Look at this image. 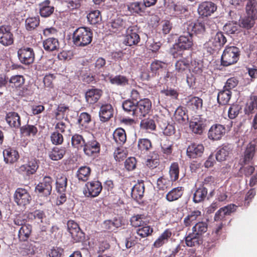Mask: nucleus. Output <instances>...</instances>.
Returning a JSON list of instances; mask_svg holds the SVG:
<instances>
[{
  "label": "nucleus",
  "instance_id": "nucleus-38",
  "mask_svg": "<svg viewBox=\"0 0 257 257\" xmlns=\"http://www.w3.org/2000/svg\"><path fill=\"white\" fill-rule=\"evenodd\" d=\"M66 153V149L64 147H54L49 152V156L51 159L57 161L61 159Z\"/></svg>",
  "mask_w": 257,
  "mask_h": 257
},
{
  "label": "nucleus",
  "instance_id": "nucleus-27",
  "mask_svg": "<svg viewBox=\"0 0 257 257\" xmlns=\"http://www.w3.org/2000/svg\"><path fill=\"white\" fill-rule=\"evenodd\" d=\"M6 120L9 125L14 128H19L21 126L20 117L16 112H9L7 114Z\"/></svg>",
  "mask_w": 257,
  "mask_h": 257
},
{
  "label": "nucleus",
  "instance_id": "nucleus-19",
  "mask_svg": "<svg viewBox=\"0 0 257 257\" xmlns=\"http://www.w3.org/2000/svg\"><path fill=\"white\" fill-rule=\"evenodd\" d=\"M54 7L49 0H45L39 4L40 14L42 17L46 18L54 12Z\"/></svg>",
  "mask_w": 257,
  "mask_h": 257
},
{
  "label": "nucleus",
  "instance_id": "nucleus-61",
  "mask_svg": "<svg viewBox=\"0 0 257 257\" xmlns=\"http://www.w3.org/2000/svg\"><path fill=\"white\" fill-rule=\"evenodd\" d=\"M255 19H253L251 18L246 17L240 20L239 22V26L240 27H242L247 29H249L253 27L254 24V20Z\"/></svg>",
  "mask_w": 257,
  "mask_h": 257
},
{
  "label": "nucleus",
  "instance_id": "nucleus-15",
  "mask_svg": "<svg viewBox=\"0 0 257 257\" xmlns=\"http://www.w3.org/2000/svg\"><path fill=\"white\" fill-rule=\"evenodd\" d=\"M225 133L224 126L220 124H215L210 128L208 136L210 139L219 140Z\"/></svg>",
  "mask_w": 257,
  "mask_h": 257
},
{
  "label": "nucleus",
  "instance_id": "nucleus-6",
  "mask_svg": "<svg viewBox=\"0 0 257 257\" xmlns=\"http://www.w3.org/2000/svg\"><path fill=\"white\" fill-rule=\"evenodd\" d=\"M184 30L190 35L202 34L205 31V25L199 21H188L184 23Z\"/></svg>",
  "mask_w": 257,
  "mask_h": 257
},
{
  "label": "nucleus",
  "instance_id": "nucleus-17",
  "mask_svg": "<svg viewBox=\"0 0 257 257\" xmlns=\"http://www.w3.org/2000/svg\"><path fill=\"white\" fill-rule=\"evenodd\" d=\"M204 150V148L202 144L193 143L188 147L187 155L190 158L199 157L203 154Z\"/></svg>",
  "mask_w": 257,
  "mask_h": 257
},
{
  "label": "nucleus",
  "instance_id": "nucleus-13",
  "mask_svg": "<svg viewBox=\"0 0 257 257\" xmlns=\"http://www.w3.org/2000/svg\"><path fill=\"white\" fill-rule=\"evenodd\" d=\"M67 229L72 238L76 242L80 241L83 238L84 235L78 224L73 220H69L67 222Z\"/></svg>",
  "mask_w": 257,
  "mask_h": 257
},
{
  "label": "nucleus",
  "instance_id": "nucleus-43",
  "mask_svg": "<svg viewBox=\"0 0 257 257\" xmlns=\"http://www.w3.org/2000/svg\"><path fill=\"white\" fill-rule=\"evenodd\" d=\"M113 137L115 142L119 145L124 144L126 139L125 131L121 128H117L114 131Z\"/></svg>",
  "mask_w": 257,
  "mask_h": 257
},
{
  "label": "nucleus",
  "instance_id": "nucleus-24",
  "mask_svg": "<svg viewBox=\"0 0 257 257\" xmlns=\"http://www.w3.org/2000/svg\"><path fill=\"white\" fill-rule=\"evenodd\" d=\"M99 115L100 120L105 122L109 119L113 115V109L110 104L102 105L100 108Z\"/></svg>",
  "mask_w": 257,
  "mask_h": 257
},
{
  "label": "nucleus",
  "instance_id": "nucleus-52",
  "mask_svg": "<svg viewBox=\"0 0 257 257\" xmlns=\"http://www.w3.org/2000/svg\"><path fill=\"white\" fill-rule=\"evenodd\" d=\"M175 119L179 123H183L188 119L185 109L182 107H178L174 113Z\"/></svg>",
  "mask_w": 257,
  "mask_h": 257
},
{
  "label": "nucleus",
  "instance_id": "nucleus-36",
  "mask_svg": "<svg viewBox=\"0 0 257 257\" xmlns=\"http://www.w3.org/2000/svg\"><path fill=\"white\" fill-rule=\"evenodd\" d=\"M183 193V189L182 187L174 188L167 194L166 198L170 202L175 201L181 197Z\"/></svg>",
  "mask_w": 257,
  "mask_h": 257
},
{
  "label": "nucleus",
  "instance_id": "nucleus-26",
  "mask_svg": "<svg viewBox=\"0 0 257 257\" xmlns=\"http://www.w3.org/2000/svg\"><path fill=\"white\" fill-rule=\"evenodd\" d=\"M99 150V144L96 141L86 143L83 148L84 153L88 156L98 153Z\"/></svg>",
  "mask_w": 257,
  "mask_h": 257
},
{
  "label": "nucleus",
  "instance_id": "nucleus-58",
  "mask_svg": "<svg viewBox=\"0 0 257 257\" xmlns=\"http://www.w3.org/2000/svg\"><path fill=\"white\" fill-rule=\"evenodd\" d=\"M138 147L142 152H146L152 147L151 141L147 139H141L138 141Z\"/></svg>",
  "mask_w": 257,
  "mask_h": 257
},
{
  "label": "nucleus",
  "instance_id": "nucleus-4",
  "mask_svg": "<svg viewBox=\"0 0 257 257\" xmlns=\"http://www.w3.org/2000/svg\"><path fill=\"white\" fill-rule=\"evenodd\" d=\"M102 188V185L100 182L91 181L85 184L83 192L85 197H95L100 194Z\"/></svg>",
  "mask_w": 257,
  "mask_h": 257
},
{
  "label": "nucleus",
  "instance_id": "nucleus-14",
  "mask_svg": "<svg viewBox=\"0 0 257 257\" xmlns=\"http://www.w3.org/2000/svg\"><path fill=\"white\" fill-rule=\"evenodd\" d=\"M205 121L206 120L201 116L197 115L194 116L190 121V128L194 133L201 134L204 129Z\"/></svg>",
  "mask_w": 257,
  "mask_h": 257
},
{
  "label": "nucleus",
  "instance_id": "nucleus-63",
  "mask_svg": "<svg viewBox=\"0 0 257 257\" xmlns=\"http://www.w3.org/2000/svg\"><path fill=\"white\" fill-rule=\"evenodd\" d=\"M123 22L120 18H117L113 20H112L108 24V27L110 30L112 32H115V30L122 27L123 25Z\"/></svg>",
  "mask_w": 257,
  "mask_h": 257
},
{
  "label": "nucleus",
  "instance_id": "nucleus-34",
  "mask_svg": "<svg viewBox=\"0 0 257 257\" xmlns=\"http://www.w3.org/2000/svg\"><path fill=\"white\" fill-rule=\"evenodd\" d=\"M32 232V226L29 224L23 225L19 230L18 237L20 240L25 241L30 237Z\"/></svg>",
  "mask_w": 257,
  "mask_h": 257
},
{
  "label": "nucleus",
  "instance_id": "nucleus-55",
  "mask_svg": "<svg viewBox=\"0 0 257 257\" xmlns=\"http://www.w3.org/2000/svg\"><path fill=\"white\" fill-rule=\"evenodd\" d=\"M39 25L38 17H30L25 21L26 28L28 31L34 30Z\"/></svg>",
  "mask_w": 257,
  "mask_h": 257
},
{
  "label": "nucleus",
  "instance_id": "nucleus-50",
  "mask_svg": "<svg viewBox=\"0 0 257 257\" xmlns=\"http://www.w3.org/2000/svg\"><path fill=\"white\" fill-rule=\"evenodd\" d=\"M122 107L124 111L128 112L131 115L136 116V110H137V103L130 100H127L122 103Z\"/></svg>",
  "mask_w": 257,
  "mask_h": 257
},
{
  "label": "nucleus",
  "instance_id": "nucleus-62",
  "mask_svg": "<svg viewBox=\"0 0 257 257\" xmlns=\"http://www.w3.org/2000/svg\"><path fill=\"white\" fill-rule=\"evenodd\" d=\"M169 173L172 181H175L178 179L179 176V166L177 163H174L171 165Z\"/></svg>",
  "mask_w": 257,
  "mask_h": 257
},
{
  "label": "nucleus",
  "instance_id": "nucleus-22",
  "mask_svg": "<svg viewBox=\"0 0 257 257\" xmlns=\"http://www.w3.org/2000/svg\"><path fill=\"white\" fill-rule=\"evenodd\" d=\"M232 149L230 146H224L220 148L216 152L215 158L217 161L222 162L231 157Z\"/></svg>",
  "mask_w": 257,
  "mask_h": 257
},
{
  "label": "nucleus",
  "instance_id": "nucleus-8",
  "mask_svg": "<svg viewBox=\"0 0 257 257\" xmlns=\"http://www.w3.org/2000/svg\"><path fill=\"white\" fill-rule=\"evenodd\" d=\"M18 55L20 62L23 64L29 65L34 62L35 54L32 48H22L18 51Z\"/></svg>",
  "mask_w": 257,
  "mask_h": 257
},
{
  "label": "nucleus",
  "instance_id": "nucleus-33",
  "mask_svg": "<svg viewBox=\"0 0 257 257\" xmlns=\"http://www.w3.org/2000/svg\"><path fill=\"white\" fill-rule=\"evenodd\" d=\"M186 105L193 109H198L202 106V100L195 96H190L185 99Z\"/></svg>",
  "mask_w": 257,
  "mask_h": 257
},
{
  "label": "nucleus",
  "instance_id": "nucleus-12",
  "mask_svg": "<svg viewBox=\"0 0 257 257\" xmlns=\"http://www.w3.org/2000/svg\"><path fill=\"white\" fill-rule=\"evenodd\" d=\"M152 107L150 100L147 98L140 100L137 103V110H136V117L141 118L149 113Z\"/></svg>",
  "mask_w": 257,
  "mask_h": 257
},
{
  "label": "nucleus",
  "instance_id": "nucleus-47",
  "mask_svg": "<svg viewBox=\"0 0 257 257\" xmlns=\"http://www.w3.org/2000/svg\"><path fill=\"white\" fill-rule=\"evenodd\" d=\"M231 91L230 90H225L220 91L217 96V100L219 104L225 105L229 102L231 97Z\"/></svg>",
  "mask_w": 257,
  "mask_h": 257
},
{
  "label": "nucleus",
  "instance_id": "nucleus-23",
  "mask_svg": "<svg viewBox=\"0 0 257 257\" xmlns=\"http://www.w3.org/2000/svg\"><path fill=\"white\" fill-rule=\"evenodd\" d=\"M102 76L106 81H109L112 84L124 86L128 83L127 79L124 76L117 75L112 77L109 74H108L107 75L102 74Z\"/></svg>",
  "mask_w": 257,
  "mask_h": 257
},
{
  "label": "nucleus",
  "instance_id": "nucleus-56",
  "mask_svg": "<svg viewBox=\"0 0 257 257\" xmlns=\"http://www.w3.org/2000/svg\"><path fill=\"white\" fill-rule=\"evenodd\" d=\"M257 107V96H251L246 103L245 111L246 113L249 114Z\"/></svg>",
  "mask_w": 257,
  "mask_h": 257
},
{
  "label": "nucleus",
  "instance_id": "nucleus-7",
  "mask_svg": "<svg viewBox=\"0 0 257 257\" xmlns=\"http://www.w3.org/2000/svg\"><path fill=\"white\" fill-rule=\"evenodd\" d=\"M14 197L15 202L20 206L29 204L31 200V196L28 191L22 188L16 189Z\"/></svg>",
  "mask_w": 257,
  "mask_h": 257
},
{
  "label": "nucleus",
  "instance_id": "nucleus-60",
  "mask_svg": "<svg viewBox=\"0 0 257 257\" xmlns=\"http://www.w3.org/2000/svg\"><path fill=\"white\" fill-rule=\"evenodd\" d=\"M224 29L229 34H234L238 31L240 26L236 22H230L224 26Z\"/></svg>",
  "mask_w": 257,
  "mask_h": 257
},
{
  "label": "nucleus",
  "instance_id": "nucleus-64",
  "mask_svg": "<svg viewBox=\"0 0 257 257\" xmlns=\"http://www.w3.org/2000/svg\"><path fill=\"white\" fill-rule=\"evenodd\" d=\"M170 184L171 183L168 180L162 177L159 178L157 181V188L160 190H164L169 187Z\"/></svg>",
  "mask_w": 257,
  "mask_h": 257
},
{
  "label": "nucleus",
  "instance_id": "nucleus-32",
  "mask_svg": "<svg viewBox=\"0 0 257 257\" xmlns=\"http://www.w3.org/2000/svg\"><path fill=\"white\" fill-rule=\"evenodd\" d=\"M145 186L143 183H138L132 189V197L135 200L141 199L144 196Z\"/></svg>",
  "mask_w": 257,
  "mask_h": 257
},
{
  "label": "nucleus",
  "instance_id": "nucleus-49",
  "mask_svg": "<svg viewBox=\"0 0 257 257\" xmlns=\"http://www.w3.org/2000/svg\"><path fill=\"white\" fill-rule=\"evenodd\" d=\"M170 9L172 14L176 17H182L181 15L187 12L186 7L180 4H173Z\"/></svg>",
  "mask_w": 257,
  "mask_h": 257
},
{
  "label": "nucleus",
  "instance_id": "nucleus-35",
  "mask_svg": "<svg viewBox=\"0 0 257 257\" xmlns=\"http://www.w3.org/2000/svg\"><path fill=\"white\" fill-rule=\"evenodd\" d=\"M172 232L169 229L165 230L154 243V246L159 248L166 243L171 236Z\"/></svg>",
  "mask_w": 257,
  "mask_h": 257
},
{
  "label": "nucleus",
  "instance_id": "nucleus-25",
  "mask_svg": "<svg viewBox=\"0 0 257 257\" xmlns=\"http://www.w3.org/2000/svg\"><path fill=\"white\" fill-rule=\"evenodd\" d=\"M3 156L4 161L7 164H13L16 162L19 158L18 152L11 148H8L4 150Z\"/></svg>",
  "mask_w": 257,
  "mask_h": 257
},
{
  "label": "nucleus",
  "instance_id": "nucleus-48",
  "mask_svg": "<svg viewBox=\"0 0 257 257\" xmlns=\"http://www.w3.org/2000/svg\"><path fill=\"white\" fill-rule=\"evenodd\" d=\"M85 144V141L82 136L75 134L72 137L71 144L73 147L77 149L84 148Z\"/></svg>",
  "mask_w": 257,
  "mask_h": 257
},
{
  "label": "nucleus",
  "instance_id": "nucleus-16",
  "mask_svg": "<svg viewBox=\"0 0 257 257\" xmlns=\"http://www.w3.org/2000/svg\"><path fill=\"white\" fill-rule=\"evenodd\" d=\"M216 5L211 2H204L199 5L198 11L200 15L204 17L210 16L216 10Z\"/></svg>",
  "mask_w": 257,
  "mask_h": 257
},
{
  "label": "nucleus",
  "instance_id": "nucleus-30",
  "mask_svg": "<svg viewBox=\"0 0 257 257\" xmlns=\"http://www.w3.org/2000/svg\"><path fill=\"white\" fill-rule=\"evenodd\" d=\"M190 61L187 58H182L178 60L175 65V71L179 75L182 76L184 72L189 68Z\"/></svg>",
  "mask_w": 257,
  "mask_h": 257
},
{
  "label": "nucleus",
  "instance_id": "nucleus-28",
  "mask_svg": "<svg viewBox=\"0 0 257 257\" xmlns=\"http://www.w3.org/2000/svg\"><path fill=\"white\" fill-rule=\"evenodd\" d=\"M245 12L250 18L257 19V1L256 0H247L245 5Z\"/></svg>",
  "mask_w": 257,
  "mask_h": 257
},
{
  "label": "nucleus",
  "instance_id": "nucleus-5",
  "mask_svg": "<svg viewBox=\"0 0 257 257\" xmlns=\"http://www.w3.org/2000/svg\"><path fill=\"white\" fill-rule=\"evenodd\" d=\"M52 179L50 177H45L43 181L35 187V191L39 196H49L52 191Z\"/></svg>",
  "mask_w": 257,
  "mask_h": 257
},
{
  "label": "nucleus",
  "instance_id": "nucleus-11",
  "mask_svg": "<svg viewBox=\"0 0 257 257\" xmlns=\"http://www.w3.org/2000/svg\"><path fill=\"white\" fill-rule=\"evenodd\" d=\"M193 45V41L192 40L191 36L188 34L187 36H181L178 40L177 43L174 46V50H172L174 57H175V53L176 50L180 51L188 50Z\"/></svg>",
  "mask_w": 257,
  "mask_h": 257
},
{
  "label": "nucleus",
  "instance_id": "nucleus-45",
  "mask_svg": "<svg viewBox=\"0 0 257 257\" xmlns=\"http://www.w3.org/2000/svg\"><path fill=\"white\" fill-rule=\"evenodd\" d=\"M159 164V156L156 152L150 153L146 161V165L150 168H155Z\"/></svg>",
  "mask_w": 257,
  "mask_h": 257
},
{
  "label": "nucleus",
  "instance_id": "nucleus-18",
  "mask_svg": "<svg viewBox=\"0 0 257 257\" xmlns=\"http://www.w3.org/2000/svg\"><path fill=\"white\" fill-rule=\"evenodd\" d=\"M140 40V36L136 30H133L131 28L127 29L124 40L126 45L130 46L136 45L139 43Z\"/></svg>",
  "mask_w": 257,
  "mask_h": 257
},
{
  "label": "nucleus",
  "instance_id": "nucleus-37",
  "mask_svg": "<svg viewBox=\"0 0 257 257\" xmlns=\"http://www.w3.org/2000/svg\"><path fill=\"white\" fill-rule=\"evenodd\" d=\"M128 11L132 14H137L140 15L144 13L146 8L141 2H135L127 6Z\"/></svg>",
  "mask_w": 257,
  "mask_h": 257
},
{
  "label": "nucleus",
  "instance_id": "nucleus-57",
  "mask_svg": "<svg viewBox=\"0 0 257 257\" xmlns=\"http://www.w3.org/2000/svg\"><path fill=\"white\" fill-rule=\"evenodd\" d=\"M140 125L142 128L146 130L154 131L156 128L155 121L150 118L142 120Z\"/></svg>",
  "mask_w": 257,
  "mask_h": 257
},
{
  "label": "nucleus",
  "instance_id": "nucleus-21",
  "mask_svg": "<svg viewBox=\"0 0 257 257\" xmlns=\"http://www.w3.org/2000/svg\"><path fill=\"white\" fill-rule=\"evenodd\" d=\"M102 95V91L98 89H89L85 93L86 102L90 104L95 103Z\"/></svg>",
  "mask_w": 257,
  "mask_h": 257
},
{
  "label": "nucleus",
  "instance_id": "nucleus-44",
  "mask_svg": "<svg viewBox=\"0 0 257 257\" xmlns=\"http://www.w3.org/2000/svg\"><path fill=\"white\" fill-rule=\"evenodd\" d=\"M67 183V179L64 175L59 176L56 180V187L58 193L65 192Z\"/></svg>",
  "mask_w": 257,
  "mask_h": 257
},
{
  "label": "nucleus",
  "instance_id": "nucleus-41",
  "mask_svg": "<svg viewBox=\"0 0 257 257\" xmlns=\"http://www.w3.org/2000/svg\"><path fill=\"white\" fill-rule=\"evenodd\" d=\"M185 241L187 246L192 247L200 244L202 241V239L201 237L192 231L186 237Z\"/></svg>",
  "mask_w": 257,
  "mask_h": 257
},
{
  "label": "nucleus",
  "instance_id": "nucleus-2",
  "mask_svg": "<svg viewBox=\"0 0 257 257\" xmlns=\"http://www.w3.org/2000/svg\"><path fill=\"white\" fill-rule=\"evenodd\" d=\"M226 42V39L221 32H218L213 36L204 45V49L209 54H212L219 50Z\"/></svg>",
  "mask_w": 257,
  "mask_h": 257
},
{
  "label": "nucleus",
  "instance_id": "nucleus-29",
  "mask_svg": "<svg viewBox=\"0 0 257 257\" xmlns=\"http://www.w3.org/2000/svg\"><path fill=\"white\" fill-rule=\"evenodd\" d=\"M255 150V145L254 144H249L244 152V155L242 159L240 160V164H246L249 162L252 159Z\"/></svg>",
  "mask_w": 257,
  "mask_h": 257
},
{
  "label": "nucleus",
  "instance_id": "nucleus-9",
  "mask_svg": "<svg viewBox=\"0 0 257 257\" xmlns=\"http://www.w3.org/2000/svg\"><path fill=\"white\" fill-rule=\"evenodd\" d=\"M14 43V36L11 27L3 25L0 27V43L5 46L11 45Z\"/></svg>",
  "mask_w": 257,
  "mask_h": 257
},
{
  "label": "nucleus",
  "instance_id": "nucleus-46",
  "mask_svg": "<svg viewBox=\"0 0 257 257\" xmlns=\"http://www.w3.org/2000/svg\"><path fill=\"white\" fill-rule=\"evenodd\" d=\"M208 225L206 222H199L192 227V231L201 237V235L207 230Z\"/></svg>",
  "mask_w": 257,
  "mask_h": 257
},
{
  "label": "nucleus",
  "instance_id": "nucleus-59",
  "mask_svg": "<svg viewBox=\"0 0 257 257\" xmlns=\"http://www.w3.org/2000/svg\"><path fill=\"white\" fill-rule=\"evenodd\" d=\"M22 133L25 135L29 136H34L37 133V128L36 126L32 125H27L21 128Z\"/></svg>",
  "mask_w": 257,
  "mask_h": 257
},
{
  "label": "nucleus",
  "instance_id": "nucleus-10",
  "mask_svg": "<svg viewBox=\"0 0 257 257\" xmlns=\"http://www.w3.org/2000/svg\"><path fill=\"white\" fill-rule=\"evenodd\" d=\"M38 168L37 160L35 159H31L26 164L22 165L16 169V171L19 174H26L27 175L34 174Z\"/></svg>",
  "mask_w": 257,
  "mask_h": 257
},
{
  "label": "nucleus",
  "instance_id": "nucleus-54",
  "mask_svg": "<svg viewBox=\"0 0 257 257\" xmlns=\"http://www.w3.org/2000/svg\"><path fill=\"white\" fill-rule=\"evenodd\" d=\"M36 248L32 243H25L21 247V252L23 255L33 254Z\"/></svg>",
  "mask_w": 257,
  "mask_h": 257
},
{
  "label": "nucleus",
  "instance_id": "nucleus-3",
  "mask_svg": "<svg viewBox=\"0 0 257 257\" xmlns=\"http://www.w3.org/2000/svg\"><path fill=\"white\" fill-rule=\"evenodd\" d=\"M239 52V49L236 47H226L221 56V64L224 66H228L236 63L238 60Z\"/></svg>",
  "mask_w": 257,
  "mask_h": 257
},
{
  "label": "nucleus",
  "instance_id": "nucleus-20",
  "mask_svg": "<svg viewBox=\"0 0 257 257\" xmlns=\"http://www.w3.org/2000/svg\"><path fill=\"white\" fill-rule=\"evenodd\" d=\"M237 206L234 204H231L224 207L220 208L215 213L214 220L218 221L222 219L225 216L230 214L232 212L236 210Z\"/></svg>",
  "mask_w": 257,
  "mask_h": 257
},
{
  "label": "nucleus",
  "instance_id": "nucleus-53",
  "mask_svg": "<svg viewBox=\"0 0 257 257\" xmlns=\"http://www.w3.org/2000/svg\"><path fill=\"white\" fill-rule=\"evenodd\" d=\"M87 19L92 25H95L101 21V17L98 10L91 11L87 15Z\"/></svg>",
  "mask_w": 257,
  "mask_h": 257
},
{
  "label": "nucleus",
  "instance_id": "nucleus-39",
  "mask_svg": "<svg viewBox=\"0 0 257 257\" xmlns=\"http://www.w3.org/2000/svg\"><path fill=\"white\" fill-rule=\"evenodd\" d=\"M59 44L58 40L54 38H49L43 42V47L45 50L53 51L58 49Z\"/></svg>",
  "mask_w": 257,
  "mask_h": 257
},
{
  "label": "nucleus",
  "instance_id": "nucleus-40",
  "mask_svg": "<svg viewBox=\"0 0 257 257\" xmlns=\"http://www.w3.org/2000/svg\"><path fill=\"white\" fill-rule=\"evenodd\" d=\"M25 81V78L21 75H13L9 81L10 86L16 89L21 88L24 85Z\"/></svg>",
  "mask_w": 257,
  "mask_h": 257
},
{
  "label": "nucleus",
  "instance_id": "nucleus-51",
  "mask_svg": "<svg viewBox=\"0 0 257 257\" xmlns=\"http://www.w3.org/2000/svg\"><path fill=\"white\" fill-rule=\"evenodd\" d=\"M207 194V190L204 187L199 188L194 193L193 200L196 203H198L203 200Z\"/></svg>",
  "mask_w": 257,
  "mask_h": 257
},
{
  "label": "nucleus",
  "instance_id": "nucleus-31",
  "mask_svg": "<svg viewBox=\"0 0 257 257\" xmlns=\"http://www.w3.org/2000/svg\"><path fill=\"white\" fill-rule=\"evenodd\" d=\"M201 215V212L198 210H194L190 211L184 218V225L186 227L191 226L195 222L197 218Z\"/></svg>",
  "mask_w": 257,
  "mask_h": 257
},
{
  "label": "nucleus",
  "instance_id": "nucleus-42",
  "mask_svg": "<svg viewBox=\"0 0 257 257\" xmlns=\"http://www.w3.org/2000/svg\"><path fill=\"white\" fill-rule=\"evenodd\" d=\"M91 169L88 166L80 167L77 171L76 176L79 180L87 181L90 176Z\"/></svg>",
  "mask_w": 257,
  "mask_h": 257
},
{
  "label": "nucleus",
  "instance_id": "nucleus-1",
  "mask_svg": "<svg viewBox=\"0 0 257 257\" xmlns=\"http://www.w3.org/2000/svg\"><path fill=\"white\" fill-rule=\"evenodd\" d=\"M72 38L76 46L84 47L91 43L92 33L89 28L80 27L74 32Z\"/></svg>",
  "mask_w": 257,
  "mask_h": 257
}]
</instances>
